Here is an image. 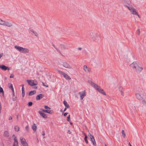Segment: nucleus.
I'll return each instance as SVG.
<instances>
[{"label":"nucleus","mask_w":146,"mask_h":146,"mask_svg":"<svg viewBox=\"0 0 146 146\" xmlns=\"http://www.w3.org/2000/svg\"><path fill=\"white\" fill-rule=\"evenodd\" d=\"M42 85L43 86H45L46 87H48V85H45L44 84V83L43 82H42Z\"/></svg>","instance_id":"obj_42"},{"label":"nucleus","mask_w":146,"mask_h":146,"mask_svg":"<svg viewBox=\"0 0 146 146\" xmlns=\"http://www.w3.org/2000/svg\"><path fill=\"white\" fill-rule=\"evenodd\" d=\"M43 96V95L42 94H40L36 96V99L37 100H39L42 98Z\"/></svg>","instance_id":"obj_22"},{"label":"nucleus","mask_w":146,"mask_h":146,"mask_svg":"<svg viewBox=\"0 0 146 146\" xmlns=\"http://www.w3.org/2000/svg\"><path fill=\"white\" fill-rule=\"evenodd\" d=\"M70 120V115H69L67 117V120L68 121H69Z\"/></svg>","instance_id":"obj_39"},{"label":"nucleus","mask_w":146,"mask_h":146,"mask_svg":"<svg viewBox=\"0 0 146 146\" xmlns=\"http://www.w3.org/2000/svg\"><path fill=\"white\" fill-rule=\"evenodd\" d=\"M135 95L137 99L141 100V108L142 110H146V93L144 90L142 88L139 89Z\"/></svg>","instance_id":"obj_1"},{"label":"nucleus","mask_w":146,"mask_h":146,"mask_svg":"<svg viewBox=\"0 0 146 146\" xmlns=\"http://www.w3.org/2000/svg\"><path fill=\"white\" fill-rule=\"evenodd\" d=\"M88 136L90 138V140L92 141L93 145L96 146V144L93 136L90 133H89Z\"/></svg>","instance_id":"obj_11"},{"label":"nucleus","mask_w":146,"mask_h":146,"mask_svg":"<svg viewBox=\"0 0 146 146\" xmlns=\"http://www.w3.org/2000/svg\"><path fill=\"white\" fill-rule=\"evenodd\" d=\"M83 70L86 73H89L91 72V68H88L86 65H84L83 66Z\"/></svg>","instance_id":"obj_14"},{"label":"nucleus","mask_w":146,"mask_h":146,"mask_svg":"<svg viewBox=\"0 0 146 146\" xmlns=\"http://www.w3.org/2000/svg\"><path fill=\"white\" fill-rule=\"evenodd\" d=\"M138 32H139V34L140 33V31H139V29L138 30Z\"/></svg>","instance_id":"obj_54"},{"label":"nucleus","mask_w":146,"mask_h":146,"mask_svg":"<svg viewBox=\"0 0 146 146\" xmlns=\"http://www.w3.org/2000/svg\"><path fill=\"white\" fill-rule=\"evenodd\" d=\"M29 52V49L23 48L21 52L24 53H28Z\"/></svg>","instance_id":"obj_20"},{"label":"nucleus","mask_w":146,"mask_h":146,"mask_svg":"<svg viewBox=\"0 0 146 146\" xmlns=\"http://www.w3.org/2000/svg\"><path fill=\"white\" fill-rule=\"evenodd\" d=\"M84 135H85V138H84L85 141L86 142V143H88V141L87 139V136L86 135L85 133H84Z\"/></svg>","instance_id":"obj_32"},{"label":"nucleus","mask_w":146,"mask_h":146,"mask_svg":"<svg viewBox=\"0 0 146 146\" xmlns=\"http://www.w3.org/2000/svg\"><path fill=\"white\" fill-rule=\"evenodd\" d=\"M32 128L34 131H35L37 130V126L35 124H33L32 126Z\"/></svg>","instance_id":"obj_26"},{"label":"nucleus","mask_w":146,"mask_h":146,"mask_svg":"<svg viewBox=\"0 0 146 146\" xmlns=\"http://www.w3.org/2000/svg\"><path fill=\"white\" fill-rule=\"evenodd\" d=\"M13 137H15H15H16L15 135H13Z\"/></svg>","instance_id":"obj_57"},{"label":"nucleus","mask_w":146,"mask_h":146,"mask_svg":"<svg viewBox=\"0 0 146 146\" xmlns=\"http://www.w3.org/2000/svg\"><path fill=\"white\" fill-rule=\"evenodd\" d=\"M15 130L16 132H18L19 130V127L18 126H15L14 127Z\"/></svg>","instance_id":"obj_31"},{"label":"nucleus","mask_w":146,"mask_h":146,"mask_svg":"<svg viewBox=\"0 0 146 146\" xmlns=\"http://www.w3.org/2000/svg\"><path fill=\"white\" fill-rule=\"evenodd\" d=\"M3 25L7 26L8 27H11L12 26V24L10 22L4 21Z\"/></svg>","instance_id":"obj_15"},{"label":"nucleus","mask_w":146,"mask_h":146,"mask_svg":"<svg viewBox=\"0 0 146 146\" xmlns=\"http://www.w3.org/2000/svg\"><path fill=\"white\" fill-rule=\"evenodd\" d=\"M129 111L131 113H133L136 111V107L134 104H131L128 106Z\"/></svg>","instance_id":"obj_4"},{"label":"nucleus","mask_w":146,"mask_h":146,"mask_svg":"<svg viewBox=\"0 0 146 146\" xmlns=\"http://www.w3.org/2000/svg\"><path fill=\"white\" fill-rule=\"evenodd\" d=\"M29 33L32 35H34L36 36H37L38 35L37 33L33 29H31Z\"/></svg>","instance_id":"obj_19"},{"label":"nucleus","mask_w":146,"mask_h":146,"mask_svg":"<svg viewBox=\"0 0 146 146\" xmlns=\"http://www.w3.org/2000/svg\"><path fill=\"white\" fill-rule=\"evenodd\" d=\"M9 88H11H11H13V85L12 84H11L10 85V86H9Z\"/></svg>","instance_id":"obj_44"},{"label":"nucleus","mask_w":146,"mask_h":146,"mask_svg":"<svg viewBox=\"0 0 146 146\" xmlns=\"http://www.w3.org/2000/svg\"><path fill=\"white\" fill-rule=\"evenodd\" d=\"M143 67L140 64L136 69L135 70V71L137 73H140L143 71Z\"/></svg>","instance_id":"obj_10"},{"label":"nucleus","mask_w":146,"mask_h":146,"mask_svg":"<svg viewBox=\"0 0 146 146\" xmlns=\"http://www.w3.org/2000/svg\"><path fill=\"white\" fill-rule=\"evenodd\" d=\"M66 110V108H65L64 110V111H65Z\"/></svg>","instance_id":"obj_51"},{"label":"nucleus","mask_w":146,"mask_h":146,"mask_svg":"<svg viewBox=\"0 0 146 146\" xmlns=\"http://www.w3.org/2000/svg\"><path fill=\"white\" fill-rule=\"evenodd\" d=\"M42 135L43 136L44 135H45V133L44 131H43Z\"/></svg>","instance_id":"obj_48"},{"label":"nucleus","mask_w":146,"mask_h":146,"mask_svg":"<svg viewBox=\"0 0 146 146\" xmlns=\"http://www.w3.org/2000/svg\"><path fill=\"white\" fill-rule=\"evenodd\" d=\"M91 84L92 86L94 87L98 91L100 92V88L99 86H98L96 84H95L94 83L91 82Z\"/></svg>","instance_id":"obj_13"},{"label":"nucleus","mask_w":146,"mask_h":146,"mask_svg":"<svg viewBox=\"0 0 146 146\" xmlns=\"http://www.w3.org/2000/svg\"><path fill=\"white\" fill-rule=\"evenodd\" d=\"M140 63L137 62H134L130 65V68L134 71H135Z\"/></svg>","instance_id":"obj_5"},{"label":"nucleus","mask_w":146,"mask_h":146,"mask_svg":"<svg viewBox=\"0 0 146 146\" xmlns=\"http://www.w3.org/2000/svg\"><path fill=\"white\" fill-rule=\"evenodd\" d=\"M29 52V49L23 48L21 52L24 53H28Z\"/></svg>","instance_id":"obj_21"},{"label":"nucleus","mask_w":146,"mask_h":146,"mask_svg":"<svg viewBox=\"0 0 146 146\" xmlns=\"http://www.w3.org/2000/svg\"><path fill=\"white\" fill-rule=\"evenodd\" d=\"M25 129L28 132L29 131V127L28 125L25 127Z\"/></svg>","instance_id":"obj_40"},{"label":"nucleus","mask_w":146,"mask_h":146,"mask_svg":"<svg viewBox=\"0 0 146 146\" xmlns=\"http://www.w3.org/2000/svg\"><path fill=\"white\" fill-rule=\"evenodd\" d=\"M37 88V87H35V88Z\"/></svg>","instance_id":"obj_58"},{"label":"nucleus","mask_w":146,"mask_h":146,"mask_svg":"<svg viewBox=\"0 0 146 146\" xmlns=\"http://www.w3.org/2000/svg\"><path fill=\"white\" fill-rule=\"evenodd\" d=\"M41 110L43 112L48 113L49 114H52L53 113V111L50 110H46L43 109H41Z\"/></svg>","instance_id":"obj_23"},{"label":"nucleus","mask_w":146,"mask_h":146,"mask_svg":"<svg viewBox=\"0 0 146 146\" xmlns=\"http://www.w3.org/2000/svg\"><path fill=\"white\" fill-rule=\"evenodd\" d=\"M0 92H3V88L0 86Z\"/></svg>","instance_id":"obj_41"},{"label":"nucleus","mask_w":146,"mask_h":146,"mask_svg":"<svg viewBox=\"0 0 146 146\" xmlns=\"http://www.w3.org/2000/svg\"><path fill=\"white\" fill-rule=\"evenodd\" d=\"M36 93V91L35 90L31 91L29 93V96H32L35 94Z\"/></svg>","instance_id":"obj_29"},{"label":"nucleus","mask_w":146,"mask_h":146,"mask_svg":"<svg viewBox=\"0 0 146 146\" xmlns=\"http://www.w3.org/2000/svg\"><path fill=\"white\" fill-rule=\"evenodd\" d=\"M101 94L104 95H106L105 91L103 90L102 89H101Z\"/></svg>","instance_id":"obj_33"},{"label":"nucleus","mask_w":146,"mask_h":146,"mask_svg":"<svg viewBox=\"0 0 146 146\" xmlns=\"http://www.w3.org/2000/svg\"><path fill=\"white\" fill-rule=\"evenodd\" d=\"M68 113H65L64 114V116H66L67 115V114Z\"/></svg>","instance_id":"obj_46"},{"label":"nucleus","mask_w":146,"mask_h":146,"mask_svg":"<svg viewBox=\"0 0 146 146\" xmlns=\"http://www.w3.org/2000/svg\"><path fill=\"white\" fill-rule=\"evenodd\" d=\"M0 68L5 71L7 70H10L9 68L8 67L6 66H5L3 65H0Z\"/></svg>","instance_id":"obj_16"},{"label":"nucleus","mask_w":146,"mask_h":146,"mask_svg":"<svg viewBox=\"0 0 146 146\" xmlns=\"http://www.w3.org/2000/svg\"><path fill=\"white\" fill-rule=\"evenodd\" d=\"M128 4L129 5H130L131 4V2H129V3H128Z\"/></svg>","instance_id":"obj_52"},{"label":"nucleus","mask_w":146,"mask_h":146,"mask_svg":"<svg viewBox=\"0 0 146 146\" xmlns=\"http://www.w3.org/2000/svg\"><path fill=\"white\" fill-rule=\"evenodd\" d=\"M124 6L128 9L131 13L133 15H137L139 17V16L135 8L132 7H129L126 5H124Z\"/></svg>","instance_id":"obj_2"},{"label":"nucleus","mask_w":146,"mask_h":146,"mask_svg":"<svg viewBox=\"0 0 146 146\" xmlns=\"http://www.w3.org/2000/svg\"><path fill=\"white\" fill-rule=\"evenodd\" d=\"M21 143L23 146H29L25 139L22 137L20 138Z\"/></svg>","instance_id":"obj_9"},{"label":"nucleus","mask_w":146,"mask_h":146,"mask_svg":"<svg viewBox=\"0 0 146 146\" xmlns=\"http://www.w3.org/2000/svg\"><path fill=\"white\" fill-rule=\"evenodd\" d=\"M78 50H81L82 48H78Z\"/></svg>","instance_id":"obj_50"},{"label":"nucleus","mask_w":146,"mask_h":146,"mask_svg":"<svg viewBox=\"0 0 146 146\" xmlns=\"http://www.w3.org/2000/svg\"><path fill=\"white\" fill-rule=\"evenodd\" d=\"M12 119V117H11V116H10L9 118V120H11Z\"/></svg>","instance_id":"obj_45"},{"label":"nucleus","mask_w":146,"mask_h":146,"mask_svg":"<svg viewBox=\"0 0 146 146\" xmlns=\"http://www.w3.org/2000/svg\"><path fill=\"white\" fill-rule=\"evenodd\" d=\"M12 99L13 101H16L17 99V97L16 96H13Z\"/></svg>","instance_id":"obj_35"},{"label":"nucleus","mask_w":146,"mask_h":146,"mask_svg":"<svg viewBox=\"0 0 146 146\" xmlns=\"http://www.w3.org/2000/svg\"><path fill=\"white\" fill-rule=\"evenodd\" d=\"M121 133L122 136L124 138H125L126 137V135L124 130H122L121 131Z\"/></svg>","instance_id":"obj_30"},{"label":"nucleus","mask_w":146,"mask_h":146,"mask_svg":"<svg viewBox=\"0 0 146 146\" xmlns=\"http://www.w3.org/2000/svg\"><path fill=\"white\" fill-rule=\"evenodd\" d=\"M105 146H106V144L105 145Z\"/></svg>","instance_id":"obj_59"},{"label":"nucleus","mask_w":146,"mask_h":146,"mask_svg":"<svg viewBox=\"0 0 146 146\" xmlns=\"http://www.w3.org/2000/svg\"><path fill=\"white\" fill-rule=\"evenodd\" d=\"M11 89L12 91V92H14V90L13 88H11Z\"/></svg>","instance_id":"obj_47"},{"label":"nucleus","mask_w":146,"mask_h":146,"mask_svg":"<svg viewBox=\"0 0 146 146\" xmlns=\"http://www.w3.org/2000/svg\"><path fill=\"white\" fill-rule=\"evenodd\" d=\"M43 138H45V137H43Z\"/></svg>","instance_id":"obj_60"},{"label":"nucleus","mask_w":146,"mask_h":146,"mask_svg":"<svg viewBox=\"0 0 146 146\" xmlns=\"http://www.w3.org/2000/svg\"><path fill=\"white\" fill-rule=\"evenodd\" d=\"M63 104L66 108H70L69 105L67 104V102L66 101H64Z\"/></svg>","instance_id":"obj_28"},{"label":"nucleus","mask_w":146,"mask_h":146,"mask_svg":"<svg viewBox=\"0 0 146 146\" xmlns=\"http://www.w3.org/2000/svg\"><path fill=\"white\" fill-rule=\"evenodd\" d=\"M21 86L22 96L23 97H24L25 95L24 85L23 84H22Z\"/></svg>","instance_id":"obj_25"},{"label":"nucleus","mask_w":146,"mask_h":146,"mask_svg":"<svg viewBox=\"0 0 146 146\" xmlns=\"http://www.w3.org/2000/svg\"><path fill=\"white\" fill-rule=\"evenodd\" d=\"M26 81L28 82V84L31 86L36 85L38 84L37 81L35 80H27Z\"/></svg>","instance_id":"obj_7"},{"label":"nucleus","mask_w":146,"mask_h":146,"mask_svg":"<svg viewBox=\"0 0 146 146\" xmlns=\"http://www.w3.org/2000/svg\"><path fill=\"white\" fill-rule=\"evenodd\" d=\"M14 76V75L13 74H11L10 75V78H13Z\"/></svg>","instance_id":"obj_43"},{"label":"nucleus","mask_w":146,"mask_h":146,"mask_svg":"<svg viewBox=\"0 0 146 146\" xmlns=\"http://www.w3.org/2000/svg\"><path fill=\"white\" fill-rule=\"evenodd\" d=\"M13 146H18V142L17 139L16 137L14 138Z\"/></svg>","instance_id":"obj_17"},{"label":"nucleus","mask_w":146,"mask_h":146,"mask_svg":"<svg viewBox=\"0 0 146 146\" xmlns=\"http://www.w3.org/2000/svg\"><path fill=\"white\" fill-rule=\"evenodd\" d=\"M4 134L6 136H8L9 135V133L7 131H5L4 132Z\"/></svg>","instance_id":"obj_34"},{"label":"nucleus","mask_w":146,"mask_h":146,"mask_svg":"<svg viewBox=\"0 0 146 146\" xmlns=\"http://www.w3.org/2000/svg\"><path fill=\"white\" fill-rule=\"evenodd\" d=\"M44 107L46 109L50 110L51 109L50 107H49L47 106H44Z\"/></svg>","instance_id":"obj_37"},{"label":"nucleus","mask_w":146,"mask_h":146,"mask_svg":"<svg viewBox=\"0 0 146 146\" xmlns=\"http://www.w3.org/2000/svg\"><path fill=\"white\" fill-rule=\"evenodd\" d=\"M129 145H130V146H132L131 145V144H130V143H129Z\"/></svg>","instance_id":"obj_53"},{"label":"nucleus","mask_w":146,"mask_h":146,"mask_svg":"<svg viewBox=\"0 0 146 146\" xmlns=\"http://www.w3.org/2000/svg\"><path fill=\"white\" fill-rule=\"evenodd\" d=\"M78 94L80 96V99L82 100L86 95V92L84 90L79 92Z\"/></svg>","instance_id":"obj_12"},{"label":"nucleus","mask_w":146,"mask_h":146,"mask_svg":"<svg viewBox=\"0 0 146 146\" xmlns=\"http://www.w3.org/2000/svg\"><path fill=\"white\" fill-rule=\"evenodd\" d=\"M38 113L40 114V115L44 118H47V117L46 114L40 111H38Z\"/></svg>","instance_id":"obj_24"},{"label":"nucleus","mask_w":146,"mask_h":146,"mask_svg":"<svg viewBox=\"0 0 146 146\" xmlns=\"http://www.w3.org/2000/svg\"><path fill=\"white\" fill-rule=\"evenodd\" d=\"M55 48L57 51L59 52L60 54L62 56V53H64L65 50L66 49V46L64 44H61L60 46L59 49L56 48Z\"/></svg>","instance_id":"obj_3"},{"label":"nucleus","mask_w":146,"mask_h":146,"mask_svg":"<svg viewBox=\"0 0 146 146\" xmlns=\"http://www.w3.org/2000/svg\"><path fill=\"white\" fill-rule=\"evenodd\" d=\"M94 40H96L98 38H99L100 37L99 34H98L97 33H95L94 34Z\"/></svg>","instance_id":"obj_27"},{"label":"nucleus","mask_w":146,"mask_h":146,"mask_svg":"<svg viewBox=\"0 0 146 146\" xmlns=\"http://www.w3.org/2000/svg\"><path fill=\"white\" fill-rule=\"evenodd\" d=\"M57 71L60 74L62 75L64 77L66 80H69L71 79V78L68 75L64 72L59 70H57Z\"/></svg>","instance_id":"obj_6"},{"label":"nucleus","mask_w":146,"mask_h":146,"mask_svg":"<svg viewBox=\"0 0 146 146\" xmlns=\"http://www.w3.org/2000/svg\"><path fill=\"white\" fill-rule=\"evenodd\" d=\"M63 66L65 68L69 69H72L73 68L68 63L66 62H63L62 63Z\"/></svg>","instance_id":"obj_8"},{"label":"nucleus","mask_w":146,"mask_h":146,"mask_svg":"<svg viewBox=\"0 0 146 146\" xmlns=\"http://www.w3.org/2000/svg\"><path fill=\"white\" fill-rule=\"evenodd\" d=\"M70 123L71 125H72V122H70Z\"/></svg>","instance_id":"obj_56"},{"label":"nucleus","mask_w":146,"mask_h":146,"mask_svg":"<svg viewBox=\"0 0 146 146\" xmlns=\"http://www.w3.org/2000/svg\"><path fill=\"white\" fill-rule=\"evenodd\" d=\"M33 105V103L32 102H29L28 103V106H31Z\"/></svg>","instance_id":"obj_38"},{"label":"nucleus","mask_w":146,"mask_h":146,"mask_svg":"<svg viewBox=\"0 0 146 146\" xmlns=\"http://www.w3.org/2000/svg\"><path fill=\"white\" fill-rule=\"evenodd\" d=\"M17 119H18V118H19V117H18V115H17Z\"/></svg>","instance_id":"obj_55"},{"label":"nucleus","mask_w":146,"mask_h":146,"mask_svg":"<svg viewBox=\"0 0 146 146\" xmlns=\"http://www.w3.org/2000/svg\"><path fill=\"white\" fill-rule=\"evenodd\" d=\"M15 48L18 51L21 52L23 47L21 46H18L17 45L15 46H14Z\"/></svg>","instance_id":"obj_18"},{"label":"nucleus","mask_w":146,"mask_h":146,"mask_svg":"<svg viewBox=\"0 0 146 146\" xmlns=\"http://www.w3.org/2000/svg\"><path fill=\"white\" fill-rule=\"evenodd\" d=\"M13 96H15V94L14 92H13Z\"/></svg>","instance_id":"obj_49"},{"label":"nucleus","mask_w":146,"mask_h":146,"mask_svg":"<svg viewBox=\"0 0 146 146\" xmlns=\"http://www.w3.org/2000/svg\"><path fill=\"white\" fill-rule=\"evenodd\" d=\"M4 22V21L2 20L0 18V25H3V23Z\"/></svg>","instance_id":"obj_36"}]
</instances>
